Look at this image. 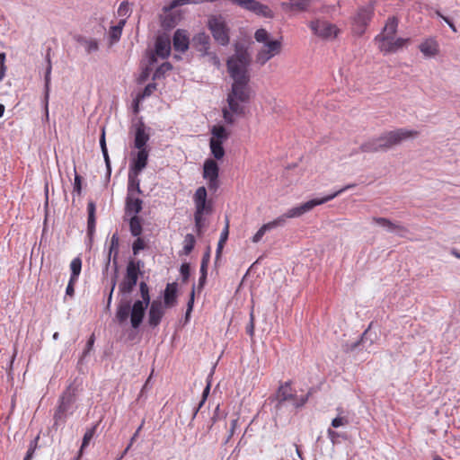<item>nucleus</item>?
Here are the masks:
<instances>
[{"label":"nucleus","mask_w":460,"mask_h":460,"mask_svg":"<svg viewBox=\"0 0 460 460\" xmlns=\"http://www.w3.org/2000/svg\"><path fill=\"white\" fill-rule=\"evenodd\" d=\"M305 213L306 212L302 204L288 209L285 214L279 216L276 219L267 224H264L252 236V241L255 243H259L262 239L263 235L267 231L275 229L277 227L284 226L288 218L299 217Z\"/></svg>","instance_id":"7"},{"label":"nucleus","mask_w":460,"mask_h":460,"mask_svg":"<svg viewBox=\"0 0 460 460\" xmlns=\"http://www.w3.org/2000/svg\"><path fill=\"white\" fill-rule=\"evenodd\" d=\"M48 66L46 68L44 81H45V96H44V110L46 119H49V87H50V75H51V62L49 56H47Z\"/></svg>","instance_id":"28"},{"label":"nucleus","mask_w":460,"mask_h":460,"mask_svg":"<svg viewBox=\"0 0 460 460\" xmlns=\"http://www.w3.org/2000/svg\"><path fill=\"white\" fill-rule=\"evenodd\" d=\"M327 435L332 444H335L337 439L341 437L339 432L333 430L331 428L327 429Z\"/></svg>","instance_id":"61"},{"label":"nucleus","mask_w":460,"mask_h":460,"mask_svg":"<svg viewBox=\"0 0 460 460\" xmlns=\"http://www.w3.org/2000/svg\"><path fill=\"white\" fill-rule=\"evenodd\" d=\"M77 392L78 385L73 382L60 395L58 399V406L54 414L55 426L65 423L67 416L73 413Z\"/></svg>","instance_id":"3"},{"label":"nucleus","mask_w":460,"mask_h":460,"mask_svg":"<svg viewBox=\"0 0 460 460\" xmlns=\"http://www.w3.org/2000/svg\"><path fill=\"white\" fill-rule=\"evenodd\" d=\"M206 56L208 57L209 58V61L217 67H218L220 66V60L217 55V53L215 52H210L208 51V54H207Z\"/></svg>","instance_id":"62"},{"label":"nucleus","mask_w":460,"mask_h":460,"mask_svg":"<svg viewBox=\"0 0 460 460\" xmlns=\"http://www.w3.org/2000/svg\"><path fill=\"white\" fill-rule=\"evenodd\" d=\"M178 285L176 282L168 283L164 293V301L166 307H173L177 304Z\"/></svg>","instance_id":"27"},{"label":"nucleus","mask_w":460,"mask_h":460,"mask_svg":"<svg viewBox=\"0 0 460 460\" xmlns=\"http://www.w3.org/2000/svg\"><path fill=\"white\" fill-rule=\"evenodd\" d=\"M398 23L399 21L395 16L389 17L382 32L375 37V41L378 44L386 40H391L397 32Z\"/></svg>","instance_id":"18"},{"label":"nucleus","mask_w":460,"mask_h":460,"mask_svg":"<svg viewBox=\"0 0 460 460\" xmlns=\"http://www.w3.org/2000/svg\"><path fill=\"white\" fill-rule=\"evenodd\" d=\"M182 282H187L190 275V267L189 263H182L180 268Z\"/></svg>","instance_id":"53"},{"label":"nucleus","mask_w":460,"mask_h":460,"mask_svg":"<svg viewBox=\"0 0 460 460\" xmlns=\"http://www.w3.org/2000/svg\"><path fill=\"white\" fill-rule=\"evenodd\" d=\"M420 52L429 58L435 57L438 51V43L434 39H428L419 47Z\"/></svg>","instance_id":"30"},{"label":"nucleus","mask_w":460,"mask_h":460,"mask_svg":"<svg viewBox=\"0 0 460 460\" xmlns=\"http://www.w3.org/2000/svg\"><path fill=\"white\" fill-rule=\"evenodd\" d=\"M149 74H150V68H149V67H146V68L142 71V73H141V75H140V76H139L138 82H139V83H143V82H145V81L148 78Z\"/></svg>","instance_id":"64"},{"label":"nucleus","mask_w":460,"mask_h":460,"mask_svg":"<svg viewBox=\"0 0 460 460\" xmlns=\"http://www.w3.org/2000/svg\"><path fill=\"white\" fill-rule=\"evenodd\" d=\"M97 428H98V423L94 424L93 426H92L91 428L86 429V431H85V433L84 435V438H83L82 445H81V447L79 449L78 455L74 458V460H79L80 459V457L83 455L84 449L86 447H88V445L90 444V441L94 437V435L96 433Z\"/></svg>","instance_id":"32"},{"label":"nucleus","mask_w":460,"mask_h":460,"mask_svg":"<svg viewBox=\"0 0 460 460\" xmlns=\"http://www.w3.org/2000/svg\"><path fill=\"white\" fill-rule=\"evenodd\" d=\"M172 44L175 51L184 53L188 50L190 40L184 30L178 29L175 31L172 37Z\"/></svg>","instance_id":"21"},{"label":"nucleus","mask_w":460,"mask_h":460,"mask_svg":"<svg viewBox=\"0 0 460 460\" xmlns=\"http://www.w3.org/2000/svg\"><path fill=\"white\" fill-rule=\"evenodd\" d=\"M376 338V334L370 332V326L361 334L360 339L350 344L347 343L344 346L345 352H354L359 350L369 351L370 347L374 344Z\"/></svg>","instance_id":"13"},{"label":"nucleus","mask_w":460,"mask_h":460,"mask_svg":"<svg viewBox=\"0 0 460 460\" xmlns=\"http://www.w3.org/2000/svg\"><path fill=\"white\" fill-rule=\"evenodd\" d=\"M171 40L166 35H160L155 43V52L161 58H166L171 54Z\"/></svg>","instance_id":"23"},{"label":"nucleus","mask_w":460,"mask_h":460,"mask_svg":"<svg viewBox=\"0 0 460 460\" xmlns=\"http://www.w3.org/2000/svg\"><path fill=\"white\" fill-rule=\"evenodd\" d=\"M94 341H95V335H94V333H92V335L89 337V339L86 342L85 348L82 354V358H85L89 354V352L93 349Z\"/></svg>","instance_id":"55"},{"label":"nucleus","mask_w":460,"mask_h":460,"mask_svg":"<svg viewBox=\"0 0 460 460\" xmlns=\"http://www.w3.org/2000/svg\"><path fill=\"white\" fill-rule=\"evenodd\" d=\"M134 146L137 149L146 148L150 137L146 132V126L142 120L136 124Z\"/></svg>","instance_id":"24"},{"label":"nucleus","mask_w":460,"mask_h":460,"mask_svg":"<svg viewBox=\"0 0 460 460\" xmlns=\"http://www.w3.org/2000/svg\"><path fill=\"white\" fill-rule=\"evenodd\" d=\"M375 13V4L368 3L366 5L359 6L353 17V31L356 34L361 36L365 33L367 27L370 23Z\"/></svg>","instance_id":"9"},{"label":"nucleus","mask_w":460,"mask_h":460,"mask_svg":"<svg viewBox=\"0 0 460 460\" xmlns=\"http://www.w3.org/2000/svg\"><path fill=\"white\" fill-rule=\"evenodd\" d=\"M213 0H173L172 6H181L188 4H202L205 2H212Z\"/></svg>","instance_id":"51"},{"label":"nucleus","mask_w":460,"mask_h":460,"mask_svg":"<svg viewBox=\"0 0 460 460\" xmlns=\"http://www.w3.org/2000/svg\"><path fill=\"white\" fill-rule=\"evenodd\" d=\"M208 28L215 41L226 47L230 42V29L221 15H212L208 18Z\"/></svg>","instance_id":"8"},{"label":"nucleus","mask_w":460,"mask_h":460,"mask_svg":"<svg viewBox=\"0 0 460 460\" xmlns=\"http://www.w3.org/2000/svg\"><path fill=\"white\" fill-rule=\"evenodd\" d=\"M281 51V41L273 40L266 42L263 48L256 55V62L263 66L267 61L279 54Z\"/></svg>","instance_id":"14"},{"label":"nucleus","mask_w":460,"mask_h":460,"mask_svg":"<svg viewBox=\"0 0 460 460\" xmlns=\"http://www.w3.org/2000/svg\"><path fill=\"white\" fill-rule=\"evenodd\" d=\"M129 231L132 236L138 237L143 232L142 218L134 215L129 219Z\"/></svg>","instance_id":"33"},{"label":"nucleus","mask_w":460,"mask_h":460,"mask_svg":"<svg viewBox=\"0 0 460 460\" xmlns=\"http://www.w3.org/2000/svg\"><path fill=\"white\" fill-rule=\"evenodd\" d=\"M100 146L102 149V153H106L108 151L107 146H106V139H105V130L102 128V135L100 137Z\"/></svg>","instance_id":"63"},{"label":"nucleus","mask_w":460,"mask_h":460,"mask_svg":"<svg viewBox=\"0 0 460 460\" xmlns=\"http://www.w3.org/2000/svg\"><path fill=\"white\" fill-rule=\"evenodd\" d=\"M408 41L409 39H395L394 36L391 40H386L383 42L378 43V49L381 52H384L385 54L394 53L398 51L400 49H402Z\"/></svg>","instance_id":"20"},{"label":"nucleus","mask_w":460,"mask_h":460,"mask_svg":"<svg viewBox=\"0 0 460 460\" xmlns=\"http://www.w3.org/2000/svg\"><path fill=\"white\" fill-rule=\"evenodd\" d=\"M254 329H255V316L253 314V309H252V311L250 313V321L246 326V332L251 338H252L254 336Z\"/></svg>","instance_id":"50"},{"label":"nucleus","mask_w":460,"mask_h":460,"mask_svg":"<svg viewBox=\"0 0 460 460\" xmlns=\"http://www.w3.org/2000/svg\"><path fill=\"white\" fill-rule=\"evenodd\" d=\"M311 4V0H289L291 9L296 11H305Z\"/></svg>","instance_id":"41"},{"label":"nucleus","mask_w":460,"mask_h":460,"mask_svg":"<svg viewBox=\"0 0 460 460\" xmlns=\"http://www.w3.org/2000/svg\"><path fill=\"white\" fill-rule=\"evenodd\" d=\"M254 39L257 42L264 43L270 41L269 40V33L265 29H258L254 33Z\"/></svg>","instance_id":"46"},{"label":"nucleus","mask_w":460,"mask_h":460,"mask_svg":"<svg viewBox=\"0 0 460 460\" xmlns=\"http://www.w3.org/2000/svg\"><path fill=\"white\" fill-rule=\"evenodd\" d=\"M207 190L204 186L199 187L193 196L195 205L194 221L198 234H201L205 226V215H210L213 211L211 200L207 199Z\"/></svg>","instance_id":"4"},{"label":"nucleus","mask_w":460,"mask_h":460,"mask_svg":"<svg viewBox=\"0 0 460 460\" xmlns=\"http://www.w3.org/2000/svg\"><path fill=\"white\" fill-rule=\"evenodd\" d=\"M251 56L242 43L234 45V53L226 61L227 71L233 79L231 90L227 94L228 107L237 116H243L249 104L252 90L249 84Z\"/></svg>","instance_id":"2"},{"label":"nucleus","mask_w":460,"mask_h":460,"mask_svg":"<svg viewBox=\"0 0 460 460\" xmlns=\"http://www.w3.org/2000/svg\"><path fill=\"white\" fill-rule=\"evenodd\" d=\"M372 222L385 228L389 233H394L400 237H405L409 229L398 222H393L389 218L381 217H373Z\"/></svg>","instance_id":"15"},{"label":"nucleus","mask_w":460,"mask_h":460,"mask_svg":"<svg viewBox=\"0 0 460 460\" xmlns=\"http://www.w3.org/2000/svg\"><path fill=\"white\" fill-rule=\"evenodd\" d=\"M356 187V184L355 183H350V184H348V185H345L344 187H342L341 189L338 190L337 191L333 192V193H331L323 198H321V199H310L305 203H303V207L305 210V212H308L310 210H312L314 207L318 206V205H322V204H324L330 200H332L333 199H335L336 197H338L339 195H341V193L345 192L346 190H350L352 188Z\"/></svg>","instance_id":"16"},{"label":"nucleus","mask_w":460,"mask_h":460,"mask_svg":"<svg viewBox=\"0 0 460 460\" xmlns=\"http://www.w3.org/2000/svg\"><path fill=\"white\" fill-rule=\"evenodd\" d=\"M212 137L210 140L224 143L229 137V133L223 126H214L211 129Z\"/></svg>","instance_id":"35"},{"label":"nucleus","mask_w":460,"mask_h":460,"mask_svg":"<svg viewBox=\"0 0 460 460\" xmlns=\"http://www.w3.org/2000/svg\"><path fill=\"white\" fill-rule=\"evenodd\" d=\"M78 280L76 279H69V281H68V284L66 286V296H73L74 294H75V283L77 282Z\"/></svg>","instance_id":"58"},{"label":"nucleus","mask_w":460,"mask_h":460,"mask_svg":"<svg viewBox=\"0 0 460 460\" xmlns=\"http://www.w3.org/2000/svg\"><path fill=\"white\" fill-rule=\"evenodd\" d=\"M209 392H210V383H208V385H206V387L203 390L202 398H201L200 402H199L198 406H196L194 408L192 418H191V421L196 418L199 409L205 403V402H206V400H207V398H208V396L209 394Z\"/></svg>","instance_id":"42"},{"label":"nucleus","mask_w":460,"mask_h":460,"mask_svg":"<svg viewBox=\"0 0 460 460\" xmlns=\"http://www.w3.org/2000/svg\"><path fill=\"white\" fill-rule=\"evenodd\" d=\"M143 267L144 261L141 260L129 261L126 268V274L119 284V294L121 297L117 305L115 319L119 324H123L130 316V323L134 329H138L141 325L151 301L149 288L145 281L139 283L141 300H136L131 305V299L128 296L137 283Z\"/></svg>","instance_id":"1"},{"label":"nucleus","mask_w":460,"mask_h":460,"mask_svg":"<svg viewBox=\"0 0 460 460\" xmlns=\"http://www.w3.org/2000/svg\"><path fill=\"white\" fill-rule=\"evenodd\" d=\"M349 424V419L344 416H338L332 420V427L337 429Z\"/></svg>","instance_id":"54"},{"label":"nucleus","mask_w":460,"mask_h":460,"mask_svg":"<svg viewBox=\"0 0 460 460\" xmlns=\"http://www.w3.org/2000/svg\"><path fill=\"white\" fill-rule=\"evenodd\" d=\"M146 248V243L143 238L140 236L137 237V239L132 243V252L136 256L139 253L140 251Z\"/></svg>","instance_id":"44"},{"label":"nucleus","mask_w":460,"mask_h":460,"mask_svg":"<svg viewBox=\"0 0 460 460\" xmlns=\"http://www.w3.org/2000/svg\"><path fill=\"white\" fill-rule=\"evenodd\" d=\"M76 41L84 47L85 51L90 54L99 49V44L94 39H87L84 36H77Z\"/></svg>","instance_id":"34"},{"label":"nucleus","mask_w":460,"mask_h":460,"mask_svg":"<svg viewBox=\"0 0 460 460\" xmlns=\"http://www.w3.org/2000/svg\"><path fill=\"white\" fill-rule=\"evenodd\" d=\"M172 69V65L170 62H164L160 65L153 75V80H157L164 76V75Z\"/></svg>","instance_id":"39"},{"label":"nucleus","mask_w":460,"mask_h":460,"mask_svg":"<svg viewBox=\"0 0 460 460\" xmlns=\"http://www.w3.org/2000/svg\"><path fill=\"white\" fill-rule=\"evenodd\" d=\"M377 137L368 139L367 141L362 143L359 146L360 152L363 153H377L381 152L380 147L378 146Z\"/></svg>","instance_id":"36"},{"label":"nucleus","mask_w":460,"mask_h":460,"mask_svg":"<svg viewBox=\"0 0 460 460\" xmlns=\"http://www.w3.org/2000/svg\"><path fill=\"white\" fill-rule=\"evenodd\" d=\"M228 234H229V221L226 218V226H225V228L223 229V231L221 232V234H220V239H219L220 243H226L227 238H228Z\"/></svg>","instance_id":"60"},{"label":"nucleus","mask_w":460,"mask_h":460,"mask_svg":"<svg viewBox=\"0 0 460 460\" xmlns=\"http://www.w3.org/2000/svg\"><path fill=\"white\" fill-rule=\"evenodd\" d=\"M164 314V306L159 300H154L148 311V323L151 327H156L160 324Z\"/></svg>","instance_id":"19"},{"label":"nucleus","mask_w":460,"mask_h":460,"mask_svg":"<svg viewBox=\"0 0 460 460\" xmlns=\"http://www.w3.org/2000/svg\"><path fill=\"white\" fill-rule=\"evenodd\" d=\"M194 296H195V285L192 286V289H191V292L190 295V299L187 304V310H186V315H185L186 321H188L190 314L193 309Z\"/></svg>","instance_id":"52"},{"label":"nucleus","mask_w":460,"mask_h":460,"mask_svg":"<svg viewBox=\"0 0 460 460\" xmlns=\"http://www.w3.org/2000/svg\"><path fill=\"white\" fill-rule=\"evenodd\" d=\"M223 144L224 143H219V141L216 142L214 140H209V147L211 154L217 160H221L225 155V149Z\"/></svg>","instance_id":"37"},{"label":"nucleus","mask_w":460,"mask_h":460,"mask_svg":"<svg viewBox=\"0 0 460 460\" xmlns=\"http://www.w3.org/2000/svg\"><path fill=\"white\" fill-rule=\"evenodd\" d=\"M143 208V200L136 195H127L125 201V214L137 215Z\"/></svg>","instance_id":"26"},{"label":"nucleus","mask_w":460,"mask_h":460,"mask_svg":"<svg viewBox=\"0 0 460 460\" xmlns=\"http://www.w3.org/2000/svg\"><path fill=\"white\" fill-rule=\"evenodd\" d=\"M82 177L75 172L73 193H76L78 196L81 195L82 192Z\"/></svg>","instance_id":"57"},{"label":"nucleus","mask_w":460,"mask_h":460,"mask_svg":"<svg viewBox=\"0 0 460 460\" xmlns=\"http://www.w3.org/2000/svg\"><path fill=\"white\" fill-rule=\"evenodd\" d=\"M190 45L201 57H206L210 49V37L204 31L199 32L192 37Z\"/></svg>","instance_id":"17"},{"label":"nucleus","mask_w":460,"mask_h":460,"mask_svg":"<svg viewBox=\"0 0 460 460\" xmlns=\"http://www.w3.org/2000/svg\"><path fill=\"white\" fill-rule=\"evenodd\" d=\"M232 3L241 6L242 8L254 13L257 15L272 18L273 12L268 5L261 4L257 0H230Z\"/></svg>","instance_id":"12"},{"label":"nucleus","mask_w":460,"mask_h":460,"mask_svg":"<svg viewBox=\"0 0 460 460\" xmlns=\"http://www.w3.org/2000/svg\"><path fill=\"white\" fill-rule=\"evenodd\" d=\"M234 114L231 110L229 109L226 110V109H224L223 110V118H224V120L227 123V124H234Z\"/></svg>","instance_id":"59"},{"label":"nucleus","mask_w":460,"mask_h":460,"mask_svg":"<svg viewBox=\"0 0 460 460\" xmlns=\"http://www.w3.org/2000/svg\"><path fill=\"white\" fill-rule=\"evenodd\" d=\"M138 174L139 173H135L134 171L129 170L127 195L132 196L142 193V190L140 189V181L137 178Z\"/></svg>","instance_id":"31"},{"label":"nucleus","mask_w":460,"mask_h":460,"mask_svg":"<svg viewBox=\"0 0 460 460\" xmlns=\"http://www.w3.org/2000/svg\"><path fill=\"white\" fill-rule=\"evenodd\" d=\"M196 243L195 236L192 234H187L183 241V253L185 255L190 254Z\"/></svg>","instance_id":"40"},{"label":"nucleus","mask_w":460,"mask_h":460,"mask_svg":"<svg viewBox=\"0 0 460 460\" xmlns=\"http://www.w3.org/2000/svg\"><path fill=\"white\" fill-rule=\"evenodd\" d=\"M309 27L314 34L323 40L335 39L340 32L336 25L320 19L310 22Z\"/></svg>","instance_id":"10"},{"label":"nucleus","mask_w":460,"mask_h":460,"mask_svg":"<svg viewBox=\"0 0 460 460\" xmlns=\"http://www.w3.org/2000/svg\"><path fill=\"white\" fill-rule=\"evenodd\" d=\"M120 27L111 26L109 31L110 39L112 43L119 40L122 31L119 30Z\"/></svg>","instance_id":"49"},{"label":"nucleus","mask_w":460,"mask_h":460,"mask_svg":"<svg viewBox=\"0 0 460 460\" xmlns=\"http://www.w3.org/2000/svg\"><path fill=\"white\" fill-rule=\"evenodd\" d=\"M419 136L417 130H411L407 128H397L383 133L377 137L378 144L381 152H385L392 148L394 146L401 144L403 140L414 138Z\"/></svg>","instance_id":"6"},{"label":"nucleus","mask_w":460,"mask_h":460,"mask_svg":"<svg viewBox=\"0 0 460 460\" xmlns=\"http://www.w3.org/2000/svg\"><path fill=\"white\" fill-rule=\"evenodd\" d=\"M117 280H118V274H116V272H111V279H110L111 290H110V293L108 295L107 305H106V308L108 310H110V308H111V300H112V295H113V291L115 289V287L117 285Z\"/></svg>","instance_id":"43"},{"label":"nucleus","mask_w":460,"mask_h":460,"mask_svg":"<svg viewBox=\"0 0 460 460\" xmlns=\"http://www.w3.org/2000/svg\"><path fill=\"white\" fill-rule=\"evenodd\" d=\"M219 166L213 159H207L203 165V178L208 180V186L210 190L216 191L219 187L218 181Z\"/></svg>","instance_id":"11"},{"label":"nucleus","mask_w":460,"mask_h":460,"mask_svg":"<svg viewBox=\"0 0 460 460\" xmlns=\"http://www.w3.org/2000/svg\"><path fill=\"white\" fill-rule=\"evenodd\" d=\"M148 150L147 148L138 149L137 156L134 158L129 170L135 173H140L147 165Z\"/></svg>","instance_id":"25"},{"label":"nucleus","mask_w":460,"mask_h":460,"mask_svg":"<svg viewBox=\"0 0 460 460\" xmlns=\"http://www.w3.org/2000/svg\"><path fill=\"white\" fill-rule=\"evenodd\" d=\"M71 275L70 279L78 280L79 275L82 270V260L79 257H75L70 263Z\"/></svg>","instance_id":"38"},{"label":"nucleus","mask_w":460,"mask_h":460,"mask_svg":"<svg viewBox=\"0 0 460 460\" xmlns=\"http://www.w3.org/2000/svg\"><path fill=\"white\" fill-rule=\"evenodd\" d=\"M112 266V261L110 258L105 259L104 268L102 270V282L105 280L110 281L111 276L109 275V270Z\"/></svg>","instance_id":"56"},{"label":"nucleus","mask_w":460,"mask_h":460,"mask_svg":"<svg viewBox=\"0 0 460 460\" xmlns=\"http://www.w3.org/2000/svg\"><path fill=\"white\" fill-rule=\"evenodd\" d=\"M117 13L119 17L127 19L131 13L128 3L127 1H123L119 4Z\"/></svg>","instance_id":"47"},{"label":"nucleus","mask_w":460,"mask_h":460,"mask_svg":"<svg viewBox=\"0 0 460 460\" xmlns=\"http://www.w3.org/2000/svg\"><path fill=\"white\" fill-rule=\"evenodd\" d=\"M119 237L118 232L114 233L111 238V243L108 251V254L106 258H110L112 261V272L119 273Z\"/></svg>","instance_id":"22"},{"label":"nucleus","mask_w":460,"mask_h":460,"mask_svg":"<svg viewBox=\"0 0 460 460\" xmlns=\"http://www.w3.org/2000/svg\"><path fill=\"white\" fill-rule=\"evenodd\" d=\"M156 89V84L155 83H150L148 84L143 90L142 93L137 94V101L144 100L146 97H149L154 91Z\"/></svg>","instance_id":"45"},{"label":"nucleus","mask_w":460,"mask_h":460,"mask_svg":"<svg viewBox=\"0 0 460 460\" xmlns=\"http://www.w3.org/2000/svg\"><path fill=\"white\" fill-rule=\"evenodd\" d=\"M38 440H39V437L35 438L33 440H31L30 442L27 453H26L23 460H31L33 458L35 450L38 446Z\"/></svg>","instance_id":"48"},{"label":"nucleus","mask_w":460,"mask_h":460,"mask_svg":"<svg viewBox=\"0 0 460 460\" xmlns=\"http://www.w3.org/2000/svg\"><path fill=\"white\" fill-rule=\"evenodd\" d=\"M309 394L303 396H296L291 386V382L288 381L282 384L275 394V409L281 411L287 402H290L294 409L304 406L308 401Z\"/></svg>","instance_id":"5"},{"label":"nucleus","mask_w":460,"mask_h":460,"mask_svg":"<svg viewBox=\"0 0 460 460\" xmlns=\"http://www.w3.org/2000/svg\"><path fill=\"white\" fill-rule=\"evenodd\" d=\"M95 211H96L95 203L93 200H90L87 204V212H88L87 234H88L90 240L93 239V234L95 232V225H96Z\"/></svg>","instance_id":"29"}]
</instances>
